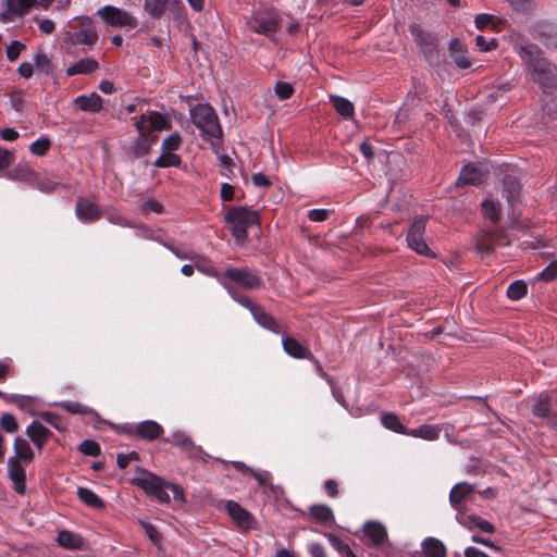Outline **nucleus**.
Instances as JSON below:
<instances>
[{
    "label": "nucleus",
    "mask_w": 557,
    "mask_h": 557,
    "mask_svg": "<svg viewBox=\"0 0 557 557\" xmlns=\"http://www.w3.org/2000/svg\"><path fill=\"white\" fill-rule=\"evenodd\" d=\"M14 453L15 456L8 459V474L13 490L23 495L26 491V473L21 461L30 462L35 455L28 442L20 436L14 440Z\"/></svg>",
    "instance_id": "f257e3e1"
},
{
    "label": "nucleus",
    "mask_w": 557,
    "mask_h": 557,
    "mask_svg": "<svg viewBox=\"0 0 557 557\" xmlns=\"http://www.w3.org/2000/svg\"><path fill=\"white\" fill-rule=\"evenodd\" d=\"M281 14L268 7H260L253 10L252 14L246 18V27L257 34L263 35L276 42L275 33L281 27Z\"/></svg>",
    "instance_id": "f03ea898"
},
{
    "label": "nucleus",
    "mask_w": 557,
    "mask_h": 557,
    "mask_svg": "<svg viewBox=\"0 0 557 557\" xmlns=\"http://www.w3.org/2000/svg\"><path fill=\"white\" fill-rule=\"evenodd\" d=\"M194 125L201 131L206 139H219L222 128L214 109L208 103H198L190 109Z\"/></svg>",
    "instance_id": "7ed1b4c3"
},
{
    "label": "nucleus",
    "mask_w": 557,
    "mask_h": 557,
    "mask_svg": "<svg viewBox=\"0 0 557 557\" xmlns=\"http://www.w3.org/2000/svg\"><path fill=\"white\" fill-rule=\"evenodd\" d=\"M230 225L232 235L238 243L247 239V228L259 224V214L247 207H233L224 218Z\"/></svg>",
    "instance_id": "20e7f679"
},
{
    "label": "nucleus",
    "mask_w": 557,
    "mask_h": 557,
    "mask_svg": "<svg viewBox=\"0 0 557 557\" xmlns=\"http://www.w3.org/2000/svg\"><path fill=\"white\" fill-rule=\"evenodd\" d=\"M132 482L144 490L146 494L154 496L160 503H170V495L166 492L169 482L164 481L159 475L150 471L139 469L138 475L135 476Z\"/></svg>",
    "instance_id": "39448f33"
},
{
    "label": "nucleus",
    "mask_w": 557,
    "mask_h": 557,
    "mask_svg": "<svg viewBox=\"0 0 557 557\" xmlns=\"http://www.w3.org/2000/svg\"><path fill=\"white\" fill-rule=\"evenodd\" d=\"M144 9L152 18H161L169 12L174 22L182 24L186 21V8L182 0H145Z\"/></svg>",
    "instance_id": "423d86ee"
},
{
    "label": "nucleus",
    "mask_w": 557,
    "mask_h": 557,
    "mask_svg": "<svg viewBox=\"0 0 557 557\" xmlns=\"http://www.w3.org/2000/svg\"><path fill=\"white\" fill-rule=\"evenodd\" d=\"M425 227V218L421 215L416 216L407 231L406 242L408 247L417 253L430 257L434 256V253L424 240Z\"/></svg>",
    "instance_id": "0eeeda50"
},
{
    "label": "nucleus",
    "mask_w": 557,
    "mask_h": 557,
    "mask_svg": "<svg viewBox=\"0 0 557 557\" xmlns=\"http://www.w3.org/2000/svg\"><path fill=\"white\" fill-rule=\"evenodd\" d=\"M67 38L73 45L83 44L92 47L98 40V33L94 21L89 17H79L73 30L67 33Z\"/></svg>",
    "instance_id": "6e6552de"
},
{
    "label": "nucleus",
    "mask_w": 557,
    "mask_h": 557,
    "mask_svg": "<svg viewBox=\"0 0 557 557\" xmlns=\"http://www.w3.org/2000/svg\"><path fill=\"white\" fill-rule=\"evenodd\" d=\"M223 275L245 289H259L263 284L258 272L249 268H227Z\"/></svg>",
    "instance_id": "1a4fd4ad"
},
{
    "label": "nucleus",
    "mask_w": 557,
    "mask_h": 557,
    "mask_svg": "<svg viewBox=\"0 0 557 557\" xmlns=\"http://www.w3.org/2000/svg\"><path fill=\"white\" fill-rule=\"evenodd\" d=\"M101 20L113 27L134 28L138 22L131 13L113 5H106L97 11Z\"/></svg>",
    "instance_id": "9d476101"
},
{
    "label": "nucleus",
    "mask_w": 557,
    "mask_h": 557,
    "mask_svg": "<svg viewBox=\"0 0 557 557\" xmlns=\"http://www.w3.org/2000/svg\"><path fill=\"white\" fill-rule=\"evenodd\" d=\"M513 49L528 65L530 72L536 67L537 63L540 64L546 61V59L542 57V50L532 42L517 40L513 44Z\"/></svg>",
    "instance_id": "9b49d317"
},
{
    "label": "nucleus",
    "mask_w": 557,
    "mask_h": 557,
    "mask_svg": "<svg viewBox=\"0 0 557 557\" xmlns=\"http://www.w3.org/2000/svg\"><path fill=\"white\" fill-rule=\"evenodd\" d=\"M124 432L129 436H137L141 440L153 441L159 438L164 430L161 424L153 420H146L136 425L127 426Z\"/></svg>",
    "instance_id": "f8f14e48"
},
{
    "label": "nucleus",
    "mask_w": 557,
    "mask_h": 557,
    "mask_svg": "<svg viewBox=\"0 0 557 557\" xmlns=\"http://www.w3.org/2000/svg\"><path fill=\"white\" fill-rule=\"evenodd\" d=\"M409 32L414 41L419 45L420 50L426 59L433 57L435 51V36L428 30H424L419 24H411Z\"/></svg>",
    "instance_id": "ddd939ff"
},
{
    "label": "nucleus",
    "mask_w": 557,
    "mask_h": 557,
    "mask_svg": "<svg viewBox=\"0 0 557 557\" xmlns=\"http://www.w3.org/2000/svg\"><path fill=\"white\" fill-rule=\"evenodd\" d=\"M487 173L488 171L485 165L469 163L462 168L457 185H479L485 180Z\"/></svg>",
    "instance_id": "4468645a"
},
{
    "label": "nucleus",
    "mask_w": 557,
    "mask_h": 557,
    "mask_svg": "<svg viewBox=\"0 0 557 557\" xmlns=\"http://www.w3.org/2000/svg\"><path fill=\"white\" fill-rule=\"evenodd\" d=\"M531 74L532 79L543 88H557V75L554 71V66L547 60L540 64L537 63L536 67L531 71Z\"/></svg>",
    "instance_id": "2eb2a0df"
},
{
    "label": "nucleus",
    "mask_w": 557,
    "mask_h": 557,
    "mask_svg": "<svg viewBox=\"0 0 557 557\" xmlns=\"http://www.w3.org/2000/svg\"><path fill=\"white\" fill-rule=\"evenodd\" d=\"M76 216L86 223H92L102 218V211L90 198L79 197L75 206Z\"/></svg>",
    "instance_id": "dca6fc26"
},
{
    "label": "nucleus",
    "mask_w": 557,
    "mask_h": 557,
    "mask_svg": "<svg viewBox=\"0 0 557 557\" xmlns=\"http://www.w3.org/2000/svg\"><path fill=\"white\" fill-rule=\"evenodd\" d=\"M507 236L504 231L487 230L476 239V248L480 252L488 253L496 246L507 245Z\"/></svg>",
    "instance_id": "f3484780"
},
{
    "label": "nucleus",
    "mask_w": 557,
    "mask_h": 557,
    "mask_svg": "<svg viewBox=\"0 0 557 557\" xmlns=\"http://www.w3.org/2000/svg\"><path fill=\"white\" fill-rule=\"evenodd\" d=\"M163 441L180 447L189 458H196L202 455V449L196 446L191 437L183 431H176L171 436L163 438Z\"/></svg>",
    "instance_id": "a211bd4d"
},
{
    "label": "nucleus",
    "mask_w": 557,
    "mask_h": 557,
    "mask_svg": "<svg viewBox=\"0 0 557 557\" xmlns=\"http://www.w3.org/2000/svg\"><path fill=\"white\" fill-rule=\"evenodd\" d=\"M226 511L239 529L246 531L252 528L255 522L252 515L238 503L228 500L226 503Z\"/></svg>",
    "instance_id": "6ab92c4d"
},
{
    "label": "nucleus",
    "mask_w": 557,
    "mask_h": 557,
    "mask_svg": "<svg viewBox=\"0 0 557 557\" xmlns=\"http://www.w3.org/2000/svg\"><path fill=\"white\" fill-rule=\"evenodd\" d=\"M26 435L34 443L39 453L42 451L45 444L52 436V432L39 421H33L26 429Z\"/></svg>",
    "instance_id": "aec40b11"
},
{
    "label": "nucleus",
    "mask_w": 557,
    "mask_h": 557,
    "mask_svg": "<svg viewBox=\"0 0 557 557\" xmlns=\"http://www.w3.org/2000/svg\"><path fill=\"white\" fill-rule=\"evenodd\" d=\"M474 493V486L467 483L461 482L456 484L449 493V503L454 509L460 512L462 503L470 499L472 494Z\"/></svg>",
    "instance_id": "412c9836"
},
{
    "label": "nucleus",
    "mask_w": 557,
    "mask_h": 557,
    "mask_svg": "<svg viewBox=\"0 0 557 557\" xmlns=\"http://www.w3.org/2000/svg\"><path fill=\"white\" fill-rule=\"evenodd\" d=\"M448 49L449 57L457 67L469 69L471 66V61L467 55V47L463 42L458 39H453L449 42Z\"/></svg>",
    "instance_id": "4be33fe9"
},
{
    "label": "nucleus",
    "mask_w": 557,
    "mask_h": 557,
    "mask_svg": "<svg viewBox=\"0 0 557 557\" xmlns=\"http://www.w3.org/2000/svg\"><path fill=\"white\" fill-rule=\"evenodd\" d=\"M457 521L470 530L478 528L486 533H493L495 531V527L491 522L479 516L460 513L457 516Z\"/></svg>",
    "instance_id": "5701e85b"
},
{
    "label": "nucleus",
    "mask_w": 557,
    "mask_h": 557,
    "mask_svg": "<svg viewBox=\"0 0 557 557\" xmlns=\"http://www.w3.org/2000/svg\"><path fill=\"white\" fill-rule=\"evenodd\" d=\"M252 317L260 326L275 334L284 333L280 323L270 313L264 311V309L261 308L260 306L258 308H255Z\"/></svg>",
    "instance_id": "b1692460"
},
{
    "label": "nucleus",
    "mask_w": 557,
    "mask_h": 557,
    "mask_svg": "<svg viewBox=\"0 0 557 557\" xmlns=\"http://www.w3.org/2000/svg\"><path fill=\"white\" fill-rule=\"evenodd\" d=\"M282 344L285 352L294 358L313 359L312 352L293 337H284Z\"/></svg>",
    "instance_id": "393cba45"
},
{
    "label": "nucleus",
    "mask_w": 557,
    "mask_h": 557,
    "mask_svg": "<svg viewBox=\"0 0 557 557\" xmlns=\"http://www.w3.org/2000/svg\"><path fill=\"white\" fill-rule=\"evenodd\" d=\"M157 140V135H139L131 147L133 156L135 158H141L148 154Z\"/></svg>",
    "instance_id": "a878e982"
},
{
    "label": "nucleus",
    "mask_w": 557,
    "mask_h": 557,
    "mask_svg": "<svg viewBox=\"0 0 557 557\" xmlns=\"http://www.w3.org/2000/svg\"><path fill=\"white\" fill-rule=\"evenodd\" d=\"M74 102L86 112H99L102 109V98L96 92L88 96H78Z\"/></svg>",
    "instance_id": "bb28decb"
},
{
    "label": "nucleus",
    "mask_w": 557,
    "mask_h": 557,
    "mask_svg": "<svg viewBox=\"0 0 557 557\" xmlns=\"http://www.w3.org/2000/svg\"><path fill=\"white\" fill-rule=\"evenodd\" d=\"M520 191L521 186L519 182L513 176H506L504 180V194L511 207H516L520 202Z\"/></svg>",
    "instance_id": "cd10ccee"
},
{
    "label": "nucleus",
    "mask_w": 557,
    "mask_h": 557,
    "mask_svg": "<svg viewBox=\"0 0 557 557\" xmlns=\"http://www.w3.org/2000/svg\"><path fill=\"white\" fill-rule=\"evenodd\" d=\"M422 553L426 557H446V547L440 540L428 537L422 542Z\"/></svg>",
    "instance_id": "c85d7f7f"
},
{
    "label": "nucleus",
    "mask_w": 557,
    "mask_h": 557,
    "mask_svg": "<svg viewBox=\"0 0 557 557\" xmlns=\"http://www.w3.org/2000/svg\"><path fill=\"white\" fill-rule=\"evenodd\" d=\"M364 534L375 544H381L387 537L386 528L375 521L367 522L363 527Z\"/></svg>",
    "instance_id": "c756f323"
},
{
    "label": "nucleus",
    "mask_w": 557,
    "mask_h": 557,
    "mask_svg": "<svg viewBox=\"0 0 557 557\" xmlns=\"http://www.w3.org/2000/svg\"><path fill=\"white\" fill-rule=\"evenodd\" d=\"M330 101L332 102L335 111L343 116L344 119H352L355 115V107L352 102L348 99L332 95L330 96Z\"/></svg>",
    "instance_id": "7c9ffc66"
},
{
    "label": "nucleus",
    "mask_w": 557,
    "mask_h": 557,
    "mask_svg": "<svg viewBox=\"0 0 557 557\" xmlns=\"http://www.w3.org/2000/svg\"><path fill=\"white\" fill-rule=\"evenodd\" d=\"M99 66L98 62L95 59L86 58L82 59L74 64H72L67 70L66 74L69 76L77 75V74H89L97 70Z\"/></svg>",
    "instance_id": "2f4dec72"
},
{
    "label": "nucleus",
    "mask_w": 557,
    "mask_h": 557,
    "mask_svg": "<svg viewBox=\"0 0 557 557\" xmlns=\"http://www.w3.org/2000/svg\"><path fill=\"white\" fill-rule=\"evenodd\" d=\"M441 428L438 425L424 424L417 429H409L408 436L420 437L426 441H435L438 438Z\"/></svg>",
    "instance_id": "473e14b6"
},
{
    "label": "nucleus",
    "mask_w": 557,
    "mask_h": 557,
    "mask_svg": "<svg viewBox=\"0 0 557 557\" xmlns=\"http://www.w3.org/2000/svg\"><path fill=\"white\" fill-rule=\"evenodd\" d=\"M57 542L60 546L69 549H76L83 546L82 537L71 531H60L57 537Z\"/></svg>",
    "instance_id": "72a5a7b5"
},
{
    "label": "nucleus",
    "mask_w": 557,
    "mask_h": 557,
    "mask_svg": "<svg viewBox=\"0 0 557 557\" xmlns=\"http://www.w3.org/2000/svg\"><path fill=\"white\" fill-rule=\"evenodd\" d=\"M77 496L84 504H86L87 506H89L91 508H95V509L104 508L103 500L89 488L78 487Z\"/></svg>",
    "instance_id": "f704fd0d"
},
{
    "label": "nucleus",
    "mask_w": 557,
    "mask_h": 557,
    "mask_svg": "<svg viewBox=\"0 0 557 557\" xmlns=\"http://www.w3.org/2000/svg\"><path fill=\"white\" fill-rule=\"evenodd\" d=\"M381 422L386 429H388L393 432L408 435L409 429H407L406 426L403 425L398 416L395 413H392V412L384 413L381 417Z\"/></svg>",
    "instance_id": "c9c22d12"
},
{
    "label": "nucleus",
    "mask_w": 557,
    "mask_h": 557,
    "mask_svg": "<svg viewBox=\"0 0 557 557\" xmlns=\"http://www.w3.org/2000/svg\"><path fill=\"white\" fill-rule=\"evenodd\" d=\"M310 515L320 523H326L334 519L332 509L326 505H312L310 507Z\"/></svg>",
    "instance_id": "e433bc0d"
},
{
    "label": "nucleus",
    "mask_w": 557,
    "mask_h": 557,
    "mask_svg": "<svg viewBox=\"0 0 557 557\" xmlns=\"http://www.w3.org/2000/svg\"><path fill=\"white\" fill-rule=\"evenodd\" d=\"M35 0H8V11L22 16L34 5Z\"/></svg>",
    "instance_id": "4c0bfd02"
},
{
    "label": "nucleus",
    "mask_w": 557,
    "mask_h": 557,
    "mask_svg": "<svg viewBox=\"0 0 557 557\" xmlns=\"http://www.w3.org/2000/svg\"><path fill=\"white\" fill-rule=\"evenodd\" d=\"M528 293V285L524 281L518 280L512 282L507 288V296L511 300H520Z\"/></svg>",
    "instance_id": "58836bf2"
},
{
    "label": "nucleus",
    "mask_w": 557,
    "mask_h": 557,
    "mask_svg": "<svg viewBox=\"0 0 557 557\" xmlns=\"http://www.w3.org/2000/svg\"><path fill=\"white\" fill-rule=\"evenodd\" d=\"M222 285L227 289L228 294L232 296L234 300H236L238 304L247 308L251 314L255 311V308H258L259 306L255 304L250 298L240 295L238 292H236L233 287L228 286L227 283L222 282Z\"/></svg>",
    "instance_id": "ea45409f"
},
{
    "label": "nucleus",
    "mask_w": 557,
    "mask_h": 557,
    "mask_svg": "<svg viewBox=\"0 0 557 557\" xmlns=\"http://www.w3.org/2000/svg\"><path fill=\"white\" fill-rule=\"evenodd\" d=\"M181 164V157L173 152H164L154 161L153 165L157 168L178 166Z\"/></svg>",
    "instance_id": "a19ab883"
},
{
    "label": "nucleus",
    "mask_w": 557,
    "mask_h": 557,
    "mask_svg": "<svg viewBox=\"0 0 557 557\" xmlns=\"http://www.w3.org/2000/svg\"><path fill=\"white\" fill-rule=\"evenodd\" d=\"M550 411V398L548 396H541L533 406V413L536 417L547 418Z\"/></svg>",
    "instance_id": "79ce46f5"
},
{
    "label": "nucleus",
    "mask_w": 557,
    "mask_h": 557,
    "mask_svg": "<svg viewBox=\"0 0 557 557\" xmlns=\"http://www.w3.org/2000/svg\"><path fill=\"white\" fill-rule=\"evenodd\" d=\"M149 121L151 131L169 129L171 127L169 120L159 112L151 113Z\"/></svg>",
    "instance_id": "37998d69"
},
{
    "label": "nucleus",
    "mask_w": 557,
    "mask_h": 557,
    "mask_svg": "<svg viewBox=\"0 0 557 557\" xmlns=\"http://www.w3.org/2000/svg\"><path fill=\"white\" fill-rule=\"evenodd\" d=\"M60 406L67 412L74 414H88L92 413L94 410L78 401H63Z\"/></svg>",
    "instance_id": "c03bdc74"
},
{
    "label": "nucleus",
    "mask_w": 557,
    "mask_h": 557,
    "mask_svg": "<svg viewBox=\"0 0 557 557\" xmlns=\"http://www.w3.org/2000/svg\"><path fill=\"white\" fill-rule=\"evenodd\" d=\"M78 450L86 456L97 457L100 455V446L97 442L91 440H85L78 446Z\"/></svg>",
    "instance_id": "a18cd8bd"
},
{
    "label": "nucleus",
    "mask_w": 557,
    "mask_h": 557,
    "mask_svg": "<svg viewBox=\"0 0 557 557\" xmlns=\"http://www.w3.org/2000/svg\"><path fill=\"white\" fill-rule=\"evenodd\" d=\"M182 144V138L177 133H174L163 139L161 149L164 152H173L180 148Z\"/></svg>",
    "instance_id": "49530a36"
},
{
    "label": "nucleus",
    "mask_w": 557,
    "mask_h": 557,
    "mask_svg": "<svg viewBox=\"0 0 557 557\" xmlns=\"http://www.w3.org/2000/svg\"><path fill=\"white\" fill-rule=\"evenodd\" d=\"M0 426L8 433H15L18 430V423L11 413H3L0 417Z\"/></svg>",
    "instance_id": "de8ad7c7"
},
{
    "label": "nucleus",
    "mask_w": 557,
    "mask_h": 557,
    "mask_svg": "<svg viewBox=\"0 0 557 557\" xmlns=\"http://www.w3.org/2000/svg\"><path fill=\"white\" fill-rule=\"evenodd\" d=\"M34 63L37 66L38 71L49 74L51 72V61L47 54L42 52H37L34 58Z\"/></svg>",
    "instance_id": "09e8293b"
},
{
    "label": "nucleus",
    "mask_w": 557,
    "mask_h": 557,
    "mask_svg": "<svg viewBox=\"0 0 557 557\" xmlns=\"http://www.w3.org/2000/svg\"><path fill=\"white\" fill-rule=\"evenodd\" d=\"M274 91H275V95L281 100H286L293 96L295 90H294V87L289 83L277 82L274 86Z\"/></svg>",
    "instance_id": "8fccbe9b"
},
{
    "label": "nucleus",
    "mask_w": 557,
    "mask_h": 557,
    "mask_svg": "<svg viewBox=\"0 0 557 557\" xmlns=\"http://www.w3.org/2000/svg\"><path fill=\"white\" fill-rule=\"evenodd\" d=\"M482 209L485 214L493 223H497L499 220V209L496 203L491 200H485L482 203Z\"/></svg>",
    "instance_id": "3c124183"
},
{
    "label": "nucleus",
    "mask_w": 557,
    "mask_h": 557,
    "mask_svg": "<svg viewBox=\"0 0 557 557\" xmlns=\"http://www.w3.org/2000/svg\"><path fill=\"white\" fill-rule=\"evenodd\" d=\"M329 541L331 543V545L341 554L343 555L344 557H348L352 550L350 549V547L348 546V544H346L345 542H343L341 539H338L336 535L334 534H329Z\"/></svg>",
    "instance_id": "603ef678"
},
{
    "label": "nucleus",
    "mask_w": 557,
    "mask_h": 557,
    "mask_svg": "<svg viewBox=\"0 0 557 557\" xmlns=\"http://www.w3.org/2000/svg\"><path fill=\"white\" fill-rule=\"evenodd\" d=\"M50 146L51 141L49 138H39L30 145L29 149L35 156H44L49 150Z\"/></svg>",
    "instance_id": "864d4df0"
},
{
    "label": "nucleus",
    "mask_w": 557,
    "mask_h": 557,
    "mask_svg": "<svg viewBox=\"0 0 557 557\" xmlns=\"http://www.w3.org/2000/svg\"><path fill=\"white\" fill-rule=\"evenodd\" d=\"M25 49L26 46L23 42L18 40H13L11 45L7 48L8 60L10 62L17 60L22 51H24Z\"/></svg>",
    "instance_id": "5fc2aeb1"
},
{
    "label": "nucleus",
    "mask_w": 557,
    "mask_h": 557,
    "mask_svg": "<svg viewBox=\"0 0 557 557\" xmlns=\"http://www.w3.org/2000/svg\"><path fill=\"white\" fill-rule=\"evenodd\" d=\"M557 277V259L552 261L540 274L539 278L550 282Z\"/></svg>",
    "instance_id": "6e6d98bb"
},
{
    "label": "nucleus",
    "mask_w": 557,
    "mask_h": 557,
    "mask_svg": "<svg viewBox=\"0 0 557 557\" xmlns=\"http://www.w3.org/2000/svg\"><path fill=\"white\" fill-rule=\"evenodd\" d=\"M40 418L48 424L55 428L57 430H59V431L63 430V426L61 424V418L58 414H55L53 412L46 411V412L40 413Z\"/></svg>",
    "instance_id": "4d7b16f0"
},
{
    "label": "nucleus",
    "mask_w": 557,
    "mask_h": 557,
    "mask_svg": "<svg viewBox=\"0 0 557 557\" xmlns=\"http://www.w3.org/2000/svg\"><path fill=\"white\" fill-rule=\"evenodd\" d=\"M139 455L136 451H132L129 454H119L116 458V463L120 469H125L132 460H138Z\"/></svg>",
    "instance_id": "13d9d810"
},
{
    "label": "nucleus",
    "mask_w": 557,
    "mask_h": 557,
    "mask_svg": "<svg viewBox=\"0 0 557 557\" xmlns=\"http://www.w3.org/2000/svg\"><path fill=\"white\" fill-rule=\"evenodd\" d=\"M14 161V153L0 147V170L8 168Z\"/></svg>",
    "instance_id": "bf43d9fd"
},
{
    "label": "nucleus",
    "mask_w": 557,
    "mask_h": 557,
    "mask_svg": "<svg viewBox=\"0 0 557 557\" xmlns=\"http://www.w3.org/2000/svg\"><path fill=\"white\" fill-rule=\"evenodd\" d=\"M330 211L326 209H312L308 212V218L312 222H323L329 218Z\"/></svg>",
    "instance_id": "052dcab7"
},
{
    "label": "nucleus",
    "mask_w": 557,
    "mask_h": 557,
    "mask_svg": "<svg viewBox=\"0 0 557 557\" xmlns=\"http://www.w3.org/2000/svg\"><path fill=\"white\" fill-rule=\"evenodd\" d=\"M141 210L144 212L162 213L163 206L153 199H149L141 205Z\"/></svg>",
    "instance_id": "680f3d73"
},
{
    "label": "nucleus",
    "mask_w": 557,
    "mask_h": 557,
    "mask_svg": "<svg viewBox=\"0 0 557 557\" xmlns=\"http://www.w3.org/2000/svg\"><path fill=\"white\" fill-rule=\"evenodd\" d=\"M476 46L483 50V51H491L492 49H495L497 47L496 39H491L490 41H486V39L483 36H476L475 38Z\"/></svg>",
    "instance_id": "e2e57ef3"
},
{
    "label": "nucleus",
    "mask_w": 557,
    "mask_h": 557,
    "mask_svg": "<svg viewBox=\"0 0 557 557\" xmlns=\"http://www.w3.org/2000/svg\"><path fill=\"white\" fill-rule=\"evenodd\" d=\"M219 162L221 166V173L225 176H228V173L232 172L233 161L226 154L219 156Z\"/></svg>",
    "instance_id": "0e129e2a"
},
{
    "label": "nucleus",
    "mask_w": 557,
    "mask_h": 557,
    "mask_svg": "<svg viewBox=\"0 0 557 557\" xmlns=\"http://www.w3.org/2000/svg\"><path fill=\"white\" fill-rule=\"evenodd\" d=\"M143 528L146 532V534L148 535V537L154 543H159L160 542V539H161V535L160 533L157 531V529L154 528V525H152L151 523H147V522H144L143 523Z\"/></svg>",
    "instance_id": "69168bd1"
},
{
    "label": "nucleus",
    "mask_w": 557,
    "mask_h": 557,
    "mask_svg": "<svg viewBox=\"0 0 557 557\" xmlns=\"http://www.w3.org/2000/svg\"><path fill=\"white\" fill-rule=\"evenodd\" d=\"M250 473L258 481V483L260 485H269L270 484L271 474L268 471H262V470L256 471L252 469V470H250Z\"/></svg>",
    "instance_id": "338daca9"
},
{
    "label": "nucleus",
    "mask_w": 557,
    "mask_h": 557,
    "mask_svg": "<svg viewBox=\"0 0 557 557\" xmlns=\"http://www.w3.org/2000/svg\"><path fill=\"white\" fill-rule=\"evenodd\" d=\"M17 72L23 78H30L34 74V65L29 62H23L20 64Z\"/></svg>",
    "instance_id": "774afa93"
}]
</instances>
